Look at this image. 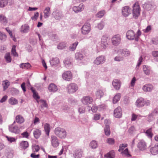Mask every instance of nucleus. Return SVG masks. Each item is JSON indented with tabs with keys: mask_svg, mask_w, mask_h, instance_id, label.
I'll use <instances>...</instances> for the list:
<instances>
[{
	"mask_svg": "<svg viewBox=\"0 0 158 158\" xmlns=\"http://www.w3.org/2000/svg\"><path fill=\"white\" fill-rule=\"evenodd\" d=\"M64 63L66 67H69L71 65V62L69 58L65 59L64 61Z\"/></svg>",
	"mask_w": 158,
	"mask_h": 158,
	"instance_id": "3c124183",
	"label": "nucleus"
},
{
	"mask_svg": "<svg viewBox=\"0 0 158 158\" xmlns=\"http://www.w3.org/2000/svg\"><path fill=\"white\" fill-rule=\"evenodd\" d=\"M4 58L7 63H10L11 62V59L9 52L5 54Z\"/></svg>",
	"mask_w": 158,
	"mask_h": 158,
	"instance_id": "a18cd8bd",
	"label": "nucleus"
},
{
	"mask_svg": "<svg viewBox=\"0 0 158 158\" xmlns=\"http://www.w3.org/2000/svg\"><path fill=\"white\" fill-rule=\"evenodd\" d=\"M54 133L56 135L60 138H65L66 135V133L65 129L59 127L55 128Z\"/></svg>",
	"mask_w": 158,
	"mask_h": 158,
	"instance_id": "7ed1b4c3",
	"label": "nucleus"
},
{
	"mask_svg": "<svg viewBox=\"0 0 158 158\" xmlns=\"http://www.w3.org/2000/svg\"><path fill=\"white\" fill-rule=\"evenodd\" d=\"M44 129L46 134L48 136L50 131V125L47 123L45 124L44 125Z\"/></svg>",
	"mask_w": 158,
	"mask_h": 158,
	"instance_id": "a19ab883",
	"label": "nucleus"
},
{
	"mask_svg": "<svg viewBox=\"0 0 158 158\" xmlns=\"http://www.w3.org/2000/svg\"><path fill=\"white\" fill-rule=\"evenodd\" d=\"M51 145L54 148H57L59 145V139L55 135L51 136Z\"/></svg>",
	"mask_w": 158,
	"mask_h": 158,
	"instance_id": "9d476101",
	"label": "nucleus"
},
{
	"mask_svg": "<svg viewBox=\"0 0 158 158\" xmlns=\"http://www.w3.org/2000/svg\"><path fill=\"white\" fill-rule=\"evenodd\" d=\"M114 116L117 118H120L121 117L122 111L120 107H118L114 110Z\"/></svg>",
	"mask_w": 158,
	"mask_h": 158,
	"instance_id": "412c9836",
	"label": "nucleus"
},
{
	"mask_svg": "<svg viewBox=\"0 0 158 158\" xmlns=\"http://www.w3.org/2000/svg\"><path fill=\"white\" fill-rule=\"evenodd\" d=\"M39 101L40 103L41 104V108H43L44 107H48V105L45 101L41 99Z\"/></svg>",
	"mask_w": 158,
	"mask_h": 158,
	"instance_id": "5fc2aeb1",
	"label": "nucleus"
},
{
	"mask_svg": "<svg viewBox=\"0 0 158 158\" xmlns=\"http://www.w3.org/2000/svg\"><path fill=\"white\" fill-rule=\"evenodd\" d=\"M123 58H124L123 56H117L114 58V60L115 61H120L123 60Z\"/></svg>",
	"mask_w": 158,
	"mask_h": 158,
	"instance_id": "0e129e2a",
	"label": "nucleus"
},
{
	"mask_svg": "<svg viewBox=\"0 0 158 158\" xmlns=\"http://www.w3.org/2000/svg\"><path fill=\"white\" fill-rule=\"evenodd\" d=\"M108 37L105 35L102 36L101 43H98L97 45V51L98 52L105 49L108 45Z\"/></svg>",
	"mask_w": 158,
	"mask_h": 158,
	"instance_id": "f257e3e1",
	"label": "nucleus"
},
{
	"mask_svg": "<svg viewBox=\"0 0 158 158\" xmlns=\"http://www.w3.org/2000/svg\"><path fill=\"white\" fill-rule=\"evenodd\" d=\"M28 143L27 141H22L20 143L19 147L23 149H25L28 147Z\"/></svg>",
	"mask_w": 158,
	"mask_h": 158,
	"instance_id": "473e14b6",
	"label": "nucleus"
},
{
	"mask_svg": "<svg viewBox=\"0 0 158 158\" xmlns=\"http://www.w3.org/2000/svg\"><path fill=\"white\" fill-rule=\"evenodd\" d=\"M16 46L15 45H13L12 47L11 53V54L15 57H18V55L15 49Z\"/></svg>",
	"mask_w": 158,
	"mask_h": 158,
	"instance_id": "09e8293b",
	"label": "nucleus"
},
{
	"mask_svg": "<svg viewBox=\"0 0 158 158\" xmlns=\"http://www.w3.org/2000/svg\"><path fill=\"white\" fill-rule=\"evenodd\" d=\"M66 46V43L64 42L60 43L57 46V48L58 49L62 50L65 48Z\"/></svg>",
	"mask_w": 158,
	"mask_h": 158,
	"instance_id": "79ce46f5",
	"label": "nucleus"
},
{
	"mask_svg": "<svg viewBox=\"0 0 158 158\" xmlns=\"http://www.w3.org/2000/svg\"><path fill=\"white\" fill-rule=\"evenodd\" d=\"M143 70L145 74L147 75H149L151 73L150 67L148 66L143 65Z\"/></svg>",
	"mask_w": 158,
	"mask_h": 158,
	"instance_id": "c756f323",
	"label": "nucleus"
},
{
	"mask_svg": "<svg viewBox=\"0 0 158 158\" xmlns=\"http://www.w3.org/2000/svg\"><path fill=\"white\" fill-rule=\"evenodd\" d=\"M52 15L56 20H60L63 17L62 12L58 10H56L54 11Z\"/></svg>",
	"mask_w": 158,
	"mask_h": 158,
	"instance_id": "4468645a",
	"label": "nucleus"
},
{
	"mask_svg": "<svg viewBox=\"0 0 158 158\" xmlns=\"http://www.w3.org/2000/svg\"><path fill=\"white\" fill-rule=\"evenodd\" d=\"M85 108L83 106L79 107L78 109V111L80 113H84L85 112Z\"/></svg>",
	"mask_w": 158,
	"mask_h": 158,
	"instance_id": "338daca9",
	"label": "nucleus"
},
{
	"mask_svg": "<svg viewBox=\"0 0 158 158\" xmlns=\"http://www.w3.org/2000/svg\"><path fill=\"white\" fill-rule=\"evenodd\" d=\"M137 147L139 150L141 151L145 152L148 149L147 143L143 139L139 140L137 144Z\"/></svg>",
	"mask_w": 158,
	"mask_h": 158,
	"instance_id": "423d86ee",
	"label": "nucleus"
},
{
	"mask_svg": "<svg viewBox=\"0 0 158 158\" xmlns=\"http://www.w3.org/2000/svg\"><path fill=\"white\" fill-rule=\"evenodd\" d=\"M16 121L18 123L21 124L24 122V119L23 117L21 115H19L16 116Z\"/></svg>",
	"mask_w": 158,
	"mask_h": 158,
	"instance_id": "72a5a7b5",
	"label": "nucleus"
},
{
	"mask_svg": "<svg viewBox=\"0 0 158 158\" xmlns=\"http://www.w3.org/2000/svg\"><path fill=\"white\" fill-rule=\"evenodd\" d=\"M98 110V107L95 105H93L91 107V109H89V112L90 110H91L93 112H96Z\"/></svg>",
	"mask_w": 158,
	"mask_h": 158,
	"instance_id": "69168bd1",
	"label": "nucleus"
},
{
	"mask_svg": "<svg viewBox=\"0 0 158 158\" xmlns=\"http://www.w3.org/2000/svg\"><path fill=\"white\" fill-rule=\"evenodd\" d=\"M153 88V86L152 84H147L143 85L142 90L145 92H151Z\"/></svg>",
	"mask_w": 158,
	"mask_h": 158,
	"instance_id": "a211bd4d",
	"label": "nucleus"
},
{
	"mask_svg": "<svg viewBox=\"0 0 158 158\" xmlns=\"http://www.w3.org/2000/svg\"><path fill=\"white\" fill-rule=\"evenodd\" d=\"M91 31V25L89 23H85L81 29V33L83 35L88 34Z\"/></svg>",
	"mask_w": 158,
	"mask_h": 158,
	"instance_id": "20e7f679",
	"label": "nucleus"
},
{
	"mask_svg": "<svg viewBox=\"0 0 158 158\" xmlns=\"http://www.w3.org/2000/svg\"><path fill=\"white\" fill-rule=\"evenodd\" d=\"M81 101L83 104L88 105L92 102L93 99L89 96H85L81 99Z\"/></svg>",
	"mask_w": 158,
	"mask_h": 158,
	"instance_id": "2eb2a0df",
	"label": "nucleus"
},
{
	"mask_svg": "<svg viewBox=\"0 0 158 158\" xmlns=\"http://www.w3.org/2000/svg\"><path fill=\"white\" fill-rule=\"evenodd\" d=\"M130 54L129 51L127 49H124L122 51L121 55L125 56H127L129 55Z\"/></svg>",
	"mask_w": 158,
	"mask_h": 158,
	"instance_id": "8fccbe9b",
	"label": "nucleus"
},
{
	"mask_svg": "<svg viewBox=\"0 0 158 158\" xmlns=\"http://www.w3.org/2000/svg\"><path fill=\"white\" fill-rule=\"evenodd\" d=\"M105 13V11L104 10H102L100 11L96 15V16L98 17L101 18L104 15Z\"/></svg>",
	"mask_w": 158,
	"mask_h": 158,
	"instance_id": "4d7b16f0",
	"label": "nucleus"
},
{
	"mask_svg": "<svg viewBox=\"0 0 158 158\" xmlns=\"http://www.w3.org/2000/svg\"><path fill=\"white\" fill-rule=\"evenodd\" d=\"M112 85L114 88L117 90H118L121 87L120 81L119 80H114L112 82Z\"/></svg>",
	"mask_w": 158,
	"mask_h": 158,
	"instance_id": "a878e982",
	"label": "nucleus"
},
{
	"mask_svg": "<svg viewBox=\"0 0 158 158\" xmlns=\"http://www.w3.org/2000/svg\"><path fill=\"white\" fill-rule=\"evenodd\" d=\"M121 36L119 34L114 35L111 38L112 44L114 46H118L121 43Z\"/></svg>",
	"mask_w": 158,
	"mask_h": 158,
	"instance_id": "0eeeda50",
	"label": "nucleus"
},
{
	"mask_svg": "<svg viewBox=\"0 0 158 158\" xmlns=\"http://www.w3.org/2000/svg\"><path fill=\"white\" fill-rule=\"evenodd\" d=\"M48 89L51 92L55 93L58 90L57 86L54 83H51L48 87Z\"/></svg>",
	"mask_w": 158,
	"mask_h": 158,
	"instance_id": "bb28decb",
	"label": "nucleus"
},
{
	"mask_svg": "<svg viewBox=\"0 0 158 158\" xmlns=\"http://www.w3.org/2000/svg\"><path fill=\"white\" fill-rule=\"evenodd\" d=\"M78 85L76 84L71 83L67 85V89L68 93L73 94L76 92L78 89Z\"/></svg>",
	"mask_w": 158,
	"mask_h": 158,
	"instance_id": "39448f33",
	"label": "nucleus"
},
{
	"mask_svg": "<svg viewBox=\"0 0 158 158\" xmlns=\"http://www.w3.org/2000/svg\"><path fill=\"white\" fill-rule=\"evenodd\" d=\"M150 153L152 155L155 156L158 154V143L150 147L149 149Z\"/></svg>",
	"mask_w": 158,
	"mask_h": 158,
	"instance_id": "9b49d317",
	"label": "nucleus"
},
{
	"mask_svg": "<svg viewBox=\"0 0 158 158\" xmlns=\"http://www.w3.org/2000/svg\"><path fill=\"white\" fill-rule=\"evenodd\" d=\"M6 38V34L1 32H0V40H1L4 41Z\"/></svg>",
	"mask_w": 158,
	"mask_h": 158,
	"instance_id": "052dcab7",
	"label": "nucleus"
},
{
	"mask_svg": "<svg viewBox=\"0 0 158 158\" xmlns=\"http://www.w3.org/2000/svg\"><path fill=\"white\" fill-rule=\"evenodd\" d=\"M62 77L64 80L70 81L72 80V74L70 71H65L63 73Z\"/></svg>",
	"mask_w": 158,
	"mask_h": 158,
	"instance_id": "6e6552de",
	"label": "nucleus"
},
{
	"mask_svg": "<svg viewBox=\"0 0 158 158\" xmlns=\"http://www.w3.org/2000/svg\"><path fill=\"white\" fill-rule=\"evenodd\" d=\"M114 140L112 138H108L106 140L107 143L110 145H113L114 143Z\"/></svg>",
	"mask_w": 158,
	"mask_h": 158,
	"instance_id": "13d9d810",
	"label": "nucleus"
},
{
	"mask_svg": "<svg viewBox=\"0 0 158 158\" xmlns=\"http://www.w3.org/2000/svg\"><path fill=\"white\" fill-rule=\"evenodd\" d=\"M135 35V33L132 30H129L127 32L126 36L128 40H134Z\"/></svg>",
	"mask_w": 158,
	"mask_h": 158,
	"instance_id": "393cba45",
	"label": "nucleus"
},
{
	"mask_svg": "<svg viewBox=\"0 0 158 158\" xmlns=\"http://www.w3.org/2000/svg\"><path fill=\"white\" fill-rule=\"evenodd\" d=\"M41 131L38 129H36L33 132L34 137L36 139H37L40 137L41 135Z\"/></svg>",
	"mask_w": 158,
	"mask_h": 158,
	"instance_id": "c03bdc74",
	"label": "nucleus"
},
{
	"mask_svg": "<svg viewBox=\"0 0 158 158\" xmlns=\"http://www.w3.org/2000/svg\"><path fill=\"white\" fill-rule=\"evenodd\" d=\"M85 57V54L80 52H77L75 54V59L77 61L81 60Z\"/></svg>",
	"mask_w": 158,
	"mask_h": 158,
	"instance_id": "4be33fe9",
	"label": "nucleus"
},
{
	"mask_svg": "<svg viewBox=\"0 0 158 158\" xmlns=\"http://www.w3.org/2000/svg\"><path fill=\"white\" fill-rule=\"evenodd\" d=\"M121 151V153L123 156L128 157H131V155L130 154L128 148H127Z\"/></svg>",
	"mask_w": 158,
	"mask_h": 158,
	"instance_id": "c9c22d12",
	"label": "nucleus"
},
{
	"mask_svg": "<svg viewBox=\"0 0 158 158\" xmlns=\"http://www.w3.org/2000/svg\"><path fill=\"white\" fill-rule=\"evenodd\" d=\"M105 156L108 158H114L115 152L114 151L112 150L105 155Z\"/></svg>",
	"mask_w": 158,
	"mask_h": 158,
	"instance_id": "ea45409f",
	"label": "nucleus"
},
{
	"mask_svg": "<svg viewBox=\"0 0 158 158\" xmlns=\"http://www.w3.org/2000/svg\"><path fill=\"white\" fill-rule=\"evenodd\" d=\"M122 11L123 15L124 17H127L131 14V9L129 7L125 6L123 7Z\"/></svg>",
	"mask_w": 158,
	"mask_h": 158,
	"instance_id": "ddd939ff",
	"label": "nucleus"
},
{
	"mask_svg": "<svg viewBox=\"0 0 158 158\" xmlns=\"http://www.w3.org/2000/svg\"><path fill=\"white\" fill-rule=\"evenodd\" d=\"M136 105L139 107L144 106V99L142 98H138L136 101Z\"/></svg>",
	"mask_w": 158,
	"mask_h": 158,
	"instance_id": "c85d7f7f",
	"label": "nucleus"
},
{
	"mask_svg": "<svg viewBox=\"0 0 158 158\" xmlns=\"http://www.w3.org/2000/svg\"><path fill=\"white\" fill-rule=\"evenodd\" d=\"M83 154V152L80 149H76L73 154L74 157L75 158H81Z\"/></svg>",
	"mask_w": 158,
	"mask_h": 158,
	"instance_id": "b1692460",
	"label": "nucleus"
},
{
	"mask_svg": "<svg viewBox=\"0 0 158 158\" xmlns=\"http://www.w3.org/2000/svg\"><path fill=\"white\" fill-rule=\"evenodd\" d=\"M9 130L11 132L16 134L19 133L21 131L19 127L13 125L9 126Z\"/></svg>",
	"mask_w": 158,
	"mask_h": 158,
	"instance_id": "f3484780",
	"label": "nucleus"
},
{
	"mask_svg": "<svg viewBox=\"0 0 158 158\" xmlns=\"http://www.w3.org/2000/svg\"><path fill=\"white\" fill-rule=\"evenodd\" d=\"M31 89L33 93V96L34 98L35 99H38L40 98V97L38 95V94L36 92L35 89H33V87H31Z\"/></svg>",
	"mask_w": 158,
	"mask_h": 158,
	"instance_id": "49530a36",
	"label": "nucleus"
},
{
	"mask_svg": "<svg viewBox=\"0 0 158 158\" xmlns=\"http://www.w3.org/2000/svg\"><path fill=\"white\" fill-rule=\"evenodd\" d=\"M158 114V107L155 108L148 115V119L149 122H150L153 120L154 117Z\"/></svg>",
	"mask_w": 158,
	"mask_h": 158,
	"instance_id": "f8f14e48",
	"label": "nucleus"
},
{
	"mask_svg": "<svg viewBox=\"0 0 158 158\" xmlns=\"http://www.w3.org/2000/svg\"><path fill=\"white\" fill-rule=\"evenodd\" d=\"M0 22L4 25H6L7 23V20L4 15H0Z\"/></svg>",
	"mask_w": 158,
	"mask_h": 158,
	"instance_id": "58836bf2",
	"label": "nucleus"
},
{
	"mask_svg": "<svg viewBox=\"0 0 158 158\" xmlns=\"http://www.w3.org/2000/svg\"><path fill=\"white\" fill-rule=\"evenodd\" d=\"M6 138L8 141L10 143H12L13 142H15L16 140V139L13 137L6 136Z\"/></svg>",
	"mask_w": 158,
	"mask_h": 158,
	"instance_id": "680f3d73",
	"label": "nucleus"
},
{
	"mask_svg": "<svg viewBox=\"0 0 158 158\" xmlns=\"http://www.w3.org/2000/svg\"><path fill=\"white\" fill-rule=\"evenodd\" d=\"M146 135L149 139H152L153 135V134L152 132V128H150L147 130L145 132Z\"/></svg>",
	"mask_w": 158,
	"mask_h": 158,
	"instance_id": "f704fd0d",
	"label": "nucleus"
},
{
	"mask_svg": "<svg viewBox=\"0 0 158 158\" xmlns=\"http://www.w3.org/2000/svg\"><path fill=\"white\" fill-rule=\"evenodd\" d=\"M7 0H0V7H3L6 6L7 4Z\"/></svg>",
	"mask_w": 158,
	"mask_h": 158,
	"instance_id": "864d4df0",
	"label": "nucleus"
},
{
	"mask_svg": "<svg viewBox=\"0 0 158 158\" xmlns=\"http://www.w3.org/2000/svg\"><path fill=\"white\" fill-rule=\"evenodd\" d=\"M30 27L27 24L23 25L20 28V32L22 34L27 33L29 30Z\"/></svg>",
	"mask_w": 158,
	"mask_h": 158,
	"instance_id": "aec40b11",
	"label": "nucleus"
},
{
	"mask_svg": "<svg viewBox=\"0 0 158 158\" xmlns=\"http://www.w3.org/2000/svg\"><path fill=\"white\" fill-rule=\"evenodd\" d=\"M10 85V82L7 80H5L2 81V85L3 86V90L5 91L6 89Z\"/></svg>",
	"mask_w": 158,
	"mask_h": 158,
	"instance_id": "7c9ffc66",
	"label": "nucleus"
},
{
	"mask_svg": "<svg viewBox=\"0 0 158 158\" xmlns=\"http://www.w3.org/2000/svg\"><path fill=\"white\" fill-rule=\"evenodd\" d=\"M106 91L105 89L102 88L98 89L95 93L97 98H101L104 95Z\"/></svg>",
	"mask_w": 158,
	"mask_h": 158,
	"instance_id": "6ab92c4d",
	"label": "nucleus"
},
{
	"mask_svg": "<svg viewBox=\"0 0 158 158\" xmlns=\"http://www.w3.org/2000/svg\"><path fill=\"white\" fill-rule=\"evenodd\" d=\"M44 18L46 19L48 18L50 16L51 14L50 8L49 6L45 7L44 10Z\"/></svg>",
	"mask_w": 158,
	"mask_h": 158,
	"instance_id": "cd10ccee",
	"label": "nucleus"
},
{
	"mask_svg": "<svg viewBox=\"0 0 158 158\" xmlns=\"http://www.w3.org/2000/svg\"><path fill=\"white\" fill-rule=\"evenodd\" d=\"M85 6L82 3H81L78 6H74L72 8L73 10L75 13H77L82 11L84 9Z\"/></svg>",
	"mask_w": 158,
	"mask_h": 158,
	"instance_id": "dca6fc26",
	"label": "nucleus"
},
{
	"mask_svg": "<svg viewBox=\"0 0 158 158\" xmlns=\"http://www.w3.org/2000/svg\"><path fill=\"white\" fill-rule=\"evenodd\" d=\"M105 134L107 136H109L110 133V126L109 125L106 124L104 128Z\"/></svg>",
	"mask_w": 158,
	"mask_h": 158,
	"instance_id": "37998d69",
	"label": "nucleus"
},
{
	"mask_svg": "<svg viewBox=\"0 0 158 158\" xmlns=\"http://www.w3.org/2000/svg\"><path fill=\"white\" fill-rule=\"evenodd\" d=\"M121 97V94L120 93L117 94L113 98V103L114 104L116 103L120 99Z\"/></svg>",
	"mask_w": 158,
	"mask_h": 158,
	"instance_id": "4c0bfd02",
	"label": "nucleus"
},
{
	"mask_svg": "<svg viewBox=\"0 0 158 158\" xmlns=\"http://www.w3.org/2000/svg\"><path fill=\"white\" fill-rule=\"evenodd\" d=\"M143 7L147 10H149L152 7V5L150 4L145 3L143 5Z\"/></svg>",
	"mask_w": 158,
	"mask_h": 158,
	"instance_id": "e2e57ef3",
	"label": "nucleus"
},
{
	"mask_svg": "<svg viewBox=\"0 0 158 158\" xmlns=\"http://www.w3.org/2000/svg\"><path fill=\"white\" fill-rule=\"evenodd\" d=\"M78 44L77 41H76L74 43L71 44L69 47V50L70 51H74L76 49L77 46Z\"/></svg>",
	"mask_w": 158,
	"mask_h": 158,
	"instance_id": "2f4dec72",
	"label": "nucleus"
},
{
	"mask_svg": "<svg viewBox=\"0 0 158 158\" xmlns=\"http://www.w3.org/2000/svg\"><path fill=\"white\" fill-rule=\"evenodd\" d=\"M105 56L101 55L97 57L94 60V63L95 64L97 65L102 64L105 62Z\"/></svg>",
	"mask_w": 158,
	"mask_h": 158,
	"instance_id": "1a4fd4ad",
	"label": "nucleus"
},
{
	"mask_svg": "<svg viewBox=\"0 0 158 158\" xmlns=\"http://www.w3.org/2000/svg\"><path fill=\"white\" fill-rule=\"evenodd\" d=\"M51 65L53 67H56L58 66L59 65V60L58 58H52L50 60Z\"/></svg>",
	"mask_w": 158,
	"mask_h": 158,
	"instance_id": "5701e85b",
	"label": "nucleus"
},
{
	"mask_svg": "<svg viewBox=\"0 0 158 158\" xmlns=\"http://www.w3.org/2000/svg\"><path fill=\"white\" fill-rule=\"evenodd\" d=\"M104 23L103 21H101L100 23H98L97 24V27L99 29L101 30H102L104 27Z\"/></svg>",
	"mask_w": 158,
	"mask_h": 158,
	"instance_id": "603ef678",
	"label": "nucleus"
},
{
	"mask_svg": "<svg viewBox=\"0 0 158 158\" xmlns=\"http://www.w3.org/2000/svg\"><path fill=\"white\" fill-rule=\"evenodd\" d=\"M140 8L138 2L135 3L133 6L132 15L134 18L137 19L140 14Z\"/></svg>",
	"mask_w": 158,
	"mask_h": 158,
	"instance_id": "f03ea898",
	"label": "nucleus"
},
{
	"mask_svg": "<svg viewBox=\"0 0 158 158\" xmlns=\"http://www.w3.org/2000/svg\"><path fill=\"white\" fill-rule=\"evenodd\" d=\"M32 149L33 151L34 152H37L39 151L40 149V148L38 145H35L32 146Z\"/></svg>",
	"mask_w": 158,
	"mask_h": 158,
	"instance_id": "774afa93",
	"label": "nucleus"
},
{
	"mask_svg": "<svg viewBox=\"0 0 158 158\" xmlns=\"http://www.w3.org/2000/svg\"><path fill=\"white\" fill-rule=\"evenodd\" d=\"M127 146V144L126 143H122L120 145L119 148L118 150V151L121 152L123 151L124 148L126 147Z\"/></svg>",
	"mask_w": 158,
	"mask_h": 158,
	"instance_id": "bf43d9fd",
	"label": "nucleus"
},
{
	"mask_svg": "<svg viewBox=\"0 0 158 158\" xmlns=\"http://www.w3.org/2000/svg\"><path fill=\"white\" fill-rule=\"evenodd\" d=\"M9 102L11 105H15L18 103V101L14 98H11L9 99Z\"/></svg>",
	"mask_w": 158,
	"mask_h": 158,
	"instance_id": "6e6d98bb",
	"label": "nucleus"
},
{
	"mask_svg": "<svg viewBox=\"0 0 158 158\" xmlns=\"http://www.w3.org/2000/svg\"><path fill=\"white\" fill-rule=\"evenodd\" d=\"M21 68L24 69H29L31 67V65L29 63H22L20 64Z\"/></svg>",
	"mask_w": 158,
	"mask_h": 158,
	"instance_id": "e433bc0d",
	"label": "nucleus"
},
{
	"mask_svg": "<svg viewBox=\"0 0 158 158\" xmlns=\"http://www.w3.org/2000/svg\"><path fill=\"white\" fill-rule=\"evenodd\" d=\"M89 146L91 148L95 149L98 147L97 143L96 141L93 140L90 142Z\"/></svg>",
	"mask_w": 158,
	"mask_h": 158,
	"instance_id": "de8ad7c7",
	"label": "nucleus"
}]
</instances>
